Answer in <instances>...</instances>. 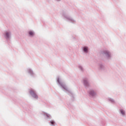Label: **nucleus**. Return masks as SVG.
Instances as JSON below:
<instances>
[{"instance_id":"obj_9","label":"nucleus","mask_w":126,"mask_h":126,"mask_svg":"<svg viewBox=\"0 0 126 126\" xmlns=\"http://www.w3.org/2000/svg\"><path fill=\"white\" fill-rule=\"evenodd\" d=\"M84 83H85V84H86V81H84Z\"/></svg>"},{"instance_id":"obj_4","label":"nucleus","mask_w":126,"mask_h":126,"mask_svg":"<svg viewBox=\"0 0 126 126\" xmlns=\"http://www.w3.org/2000/svg\"><path fill=\"white\" fill-rule=\"evenodd\" d=\"M88 50V49L87 48V47L84 48V51L86 52V53H87Z\"/></svg>"},{"instance_id":"obj_5","label":"nucleus","mask_w":126,"mask_h":126,"mask_svg":"<svg viewBox=\"0 0 126 126\" xmlns=\"http://www.w3.org/2000/svg\"><path fill=\"white\" fill-rule=\"evenodd\" d=\"M29 34L30 35H31V36H33L34 35V32H29Z\"/></svg>"},{"instance_id":"obj_2","label":"nucleus","mask_w":126,"mask_h":126,"mask_svg":"<svg viewBox=\"0 0 126 126\" xmlns=\"http://www.w3.org/2000/svg\"><path fill=\"white\" fill-rule=\"evenodd\" d=\"M90 95H92V96H94L95 95V93H94V91H92L90 92Z\"/></svg>"},{"instance_id":"obj_1","label":"nucleus","mask_w":126,"mask_h":126,"mask_svg":"<svg viewBox=\"0 0 126 126\" xmlns=\"http://www.w3.org/2000/svg\"><path fill=\"white\" fill-rule=\"evenodd\" d=\"M30 94L32 95V97H33V98H35V99H37V98H38V95H37V94H36L35 93V92H34V91L31 90Z\"/></svg>"},{"instance_id":"obj_8","label":"nucleus","mask_w":126,"mask_h":126,"mask_svg":"<svg viewBox=\"0 0 126 126\" xmlns=\"http://www.w3.org/2000/svg\"><path fill=\"white\" fill-rule=\"evenodd\" d=\"M50 123H51V124H52V125H54V124H55V121H52L50 122Z\"/></svg>"},{"instance_id":"obj_10","label":"nucleus","mask_w":126,"mask_h":126,"mask_svg":"<svg viewBox=\"0 0 126 126\" xmlns=\"http://www.w3.org/2000/svg\"><path fill=\"white\" fill-rule=\"evenodd\" d=\"M47 116L49 117L48 115H47Z\"/></svg>"},{"instance_id":"obj_3","label":"nucleus","mask_w":126,"mask_h":126,"mask_svg":"<svg viewBox=\"0 0 126 126\" xmlns=\"http://www.w3.org/2000/svg\"><path fill=\"white\" fill-rule=\"evenodd\" d=\"M6 37L7 38H9V33L7 32H6Z\"/></svg>"},{"instance_id":"obj_7","label":"nucleus","mask_w":126,"mask_h":126,"mask_svg":"<svg viewBox=\"0 0 126 126\" xmlns=\"http://www.w3.org/2000/svg\"><path fill=\"white\" fill-rule=\"evenodd\" d=\"M105 54H106V55L110 56V53H109V52H108V51H106V53Z\"/></svg>"},{"instance_id":"obj_6","label":"nucleus","mask_w":126,"mask_h":126,"mask_svg":"<svg viewBox=\"0 0 126 126\" xmlns=\"http://www.w3.org/2000/svg\"><path fill=\"white\" fill-rule=\"evenodd\" d=\"M121 113L123 115H125V111L123 110H121Z\"/></svg>"}]
</instances>
